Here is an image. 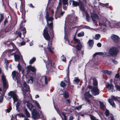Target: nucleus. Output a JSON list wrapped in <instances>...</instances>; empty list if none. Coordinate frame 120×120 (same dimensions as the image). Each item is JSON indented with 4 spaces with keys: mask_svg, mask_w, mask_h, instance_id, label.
Here are the masks:
<instances>
[{
    "mask_svg": "<svg viewBox=\"0 0 120 120\" xmlns=\"http://www.w3.org/2000/svg\"><path fill=\"white\" fill-rule=\"evenodd\" d=\"M99 25L103 26H109L112 28L113 27H118L120 26V22H117L116 21H113L110 23L107 19L105 18L102 21H99Z\"/></svg>",
    "mask_w": 120,
    "mask_h": 120,
    "instance_id": "obj_1",
    "label": "nucleus"
},
{
    "mask_svg": "<svg viewBox=\"0 0 120 120\" xmlns=\"http://www.w3.org/2000/svg\"><path fill=\"white\" fill-rule=\"evenodd\" d=\"M8 95L9 96H11L13 100L14 105H15V102L16 101H18L16 104V109L18 111L19 105L21 102L20 101H18V96L15 92L12 91H10V92L9 93Z\"/></svg>",
    "mask_w": 120,
    "mask_h": 120,
    "instance_id": "obj_2",
    "label": "nucleus"
},
{
    "mask_svg": "<svg viewBox=\"0 0 120 120\" xmlns=\"http://www.w3.org/2000/svg\"><path fill=\"white\" fill-rule=\"evenodd\" d=\"M49 13L48 12H47L46 17L47 23V24H48L49 27L51 31V35H53V30H52V28L53 27L52 21L53 19L52 17H49Z\"/></svg>",
    "mask_w": 120,
    "mask_h": 120,
    "instance_id": "obj_3",
    "label": "nucleus"
},
{
    "mask_svg": "<svg viewBox=\"0 0 120 120\" xmlns=\"http://www.w3.org/2000/svg\"><path fill=\"white\" fill-rule=\"evenodd\" d=\"M62 1V0H59L58 6L57 8L55 15V18L56 19L60 17L61 16H62L64 12L61 11Z\"/></svg>",
    "mask_w": 120,
    "mask_h": 120,
    "instance_id": "obj_4",
    "label": "nucleus"
},
{
    "mask_svg": "<svg viewBox=\"0 0 120 120\" xmlns=\"http://www.w3.org/2000/svg\"><path fill=\"white\" fill-rule=\"evenodd\" d=\"M119 52V50L117 48L112 47L110 48L108 52V54L110 55L116 56Z\"/></svg>",
    "mask_w": 120,
    "mask_h": 120,
    "instance_id": "obj_5",
    "label": "nucleus"
},
{
    "mask_svg": "<svg viewBox=\"0 0 120 120\" xmlns=\"http://www.w3.org/2000/svg\"><path fill=\"white\" fill-rule=\"evenodd\" d=\"M1 79L3 83L4 92V93L7 89L8 88V81H7L5 76L4 75L1 76Z\"/></svg>",
    "mask_w": 120,
    "mask_h": 120,
    "instance_id": "obj_6",
    "label": "nucleus"
},
{
    "mask_svg": "<svg viewBox=\"0 0 120 120\" xmlns=\"http://www.w3.org/2000/svg\"><path fill=\"white\" fill-rule=\"evenodd\" d=\"M86 4V0H84L83 2H80L79 4V7L80 10L82 11L83 15H84L85 13L86 12V10L85 9L84 5Z\"/></svg>",
    "mask_w": 120,
    "mask_h": 120,
    "instance_id": "obj_7",
    "label": "nucleus"
},
{
    "mask_svg": "<svg viewBox=\"0 0 120 120\" xmlns=\"http://www.w3.org/2000/svg\"><path fill=\"white\" fill-rule=\"evenodd\" d=\"M13 79L14 80H17L18 83H19L20 81V77L18 76V73L16 71H14L12 73Z\"/></svg>",
    "mask_w": 120,
    "mask_h": 120,
    "instance_id": "obj_8",
    "label": "nucleus"
},
{
    "mask_svg": "<svg viewBox=\"0 0 120 120\" xmlns=\"http://www.w3.org/2000/svg\"><path fill=\"white\" fill-rule=\"evenodd\" d=\"M23 85L24 88L23 87H22V90L23 91V94L24 96V98H25V99H26V92L29 91V86L27 85L26 82H24L23 84Z\"/></svg>",
    "mask_w": 120,
    "mask_h": 120,
    "instance_id": "obj_9",
    "label": "nucleus"
},
{
    "mask_svg": "<svg viewBox=\"0 0 120 120\" xmlns=\"http://www.w3.org/2000/svg\"><path fill=\"white\" fill-rule=\"evenodd\" d=\"M31 113L32 117L34 120H37L40 118L38 113L35 109H33Z\"/></svg>",
    "mask_w": 120,
    "mask_h": 120,
    "instance_id": "obj_10",
    "label": "nucleus"
},
{
    "mask_svg": "<svg viewBox=\"0 0 120 120\" xmlns=\"http://www.w3.org/2000/svg\"><path fill=\"white\" fill-rule=\"evenodd\" d=\"M91 17L93 22L96 23L97 22V20L99 19V17L97 14L94 12L91 14Z\"/></svg>",
    "mask_w": 120,
    "mask_h": 120,
    "instance_id": "obj_11",
    "label": "nucleus"
},
{
    "mask_svg": "<svg viewBox=\"0 0 120 120\" xmlns=\"http://www.w3.org/2000/svg\"><path fill=\"white\" fill-rule=\"evenodd\" d=\"M91 93L94 96L98 95L99 93V90L98 87H93L91 89Z\"/></svg>",
    "mask_w": 120,
    "mask_h": 120,
    "instance_id": "obj_12",
    "label": "nucleus"
},
{
    "mask_svg": "<svg viewBox=\"0 0 120 120\" xmlns=\"http://www.w3.org/2000/svg\"><path fill=\"white\" fill-rule=\"evenodd\" d=\"M43 35L44 37L46 40L48 41L50 40V37L49 35L47 27H45L44 30Z\"/></svg>",
    "mask_w": 120,
    "mask_h": 120,
    "instance_id": "obj_13",
    "label": "nucleus"
},
{
    "mask_svg": "<svg viewBox=\"0 0 120 120\" xmlns=\"http://www.w3.org/2000/svg\"><path fill=\"white\" fill-rule=\"evenodd\" d=\"M84 99L86 101L88 102L89 104L90 103V101L89 99H88V98H91L92 95L90 94L89 93V91L85 93L84 95Z\"/></svg>",
    "mask_w": 120,
    "mask_h": 120,
    "instance_id": "obj_14",
    "label": "nucleus"
},
{
    "mask_svg": "<svg viewBox=\"0 0 120 120\" xmlns=\"http://www.w3.org/2000/svg\"><path fill=\"white\" fill-rule=\"evenodd\" d=\"M97 55H100L103 56L104 57H106L109 56L108 55V53L106 52L103 53V52H96L93 55V58H95L96 56Z\"/></svg>",
    "mask_w": 120,
    "mask_h": 120,
    "instance_id": "obj_15",
    "label": "nucleus"
},
{
    "mask_svg": "<svg viewBox=\"0 0 120 120\" xmlns=\"http://www.w3.org/2000/svg\"><path fill=\"white\" fill-rule=\"evenodd\" d=\"M106 88L108 89L110 92H113L115 91L113 89L114 86L108 83L106 84Z\"/></svg>",
    "mask_w": 120,
    "mask_h": 120,
    "instance_id": "obj_16",
    "label": "nucleus"
},
{
    "mask_svg": "<svg viewBox=\"0 0 120 120\" xmlns=\"http://www.w3.org/2000/svg\"><path fill=\"white\" fill-rule=\"evenodd\" d=\"M111 38L113 41L116 43L118 42L120 40V38L118 36L114 34L112 35L111 36Z\"/></svg>",
    "mask_w": 120,
    "mask_h": 120,
    "instance_id": "obj_17",
    "label": "nucleus"
},
{
    "mask_svg": "<svg viewBox=\"0 0 120 120\" xmlns=\"http://www.w3.org/2000/svg\"><path fill=\"white\" fill-rule=\"evenodd\" d=\"M19 52L17 50L16 51L14 55L15 60L16 61H18L20 58V56L19 55Z\"/></svg>",
    "mask_w": 120,
    "mask_h": 120,
    "instance_id": "obj_18",
    "label": "nucleus"
},
{
    "mask_svg": "<svg viewBox=\"0 0 120 120\" xmlns=\"http://www.w3.org/2000/svg\"><path fill=\"white\" fill-rule=\"evenodd\" d=\"M27 68V73H29L30 71L34 72L35 71L36 69L34 67H32L30 65L28 66Z\"/></svg>",
    "mask_w": 120,
    "mask_h": 120,
    "instance_id": "obj_19",
    "label": "nucleus"
},
{
    "mask_svg": "<svg viewBox=\"0 0 120 120\" xmlns=\"http://www.w3.org/2000/svg\"><path fill=\"white\" fill-rule=\"evenodd\" d=\"M68 17L69 20V21L70 23H75L76 22V18H74V17L71 15H68Z\"/></svg>",
    "mask_w": 120,
    "mask_h": 120,
    "instance_id": "obj_20",
    "label": "nucleus"
},
{
    "mask_svg": "<svg viewBox=\"0 0 120 120\" xmlns=\"http://www.w3.org/2000/svg\"><path fill=\"white\" fill-rule=\"evenodd\" d=\"M56 110L59 114L60 116L61 117L62 119L63 118V116H64V120H66V116L64 112H62L59 109H56Z\"/></svg>",
    "mask_w": 120,
    "mask_h": 120,
    "instance_id": "obj_21",
    "label": "nucleus"
},
{
    "mask_svg": "<svg viewBox=\"0 0 120 120\" xmlns=\"http://www.w3.org/2000/svg\"><path fill=\"white\" fill-rule=\"evenodd\" d=\"M60 94H63L64 97L65 98H68V93L66 91L63 92L62 90H60Z\"/></svg>",
    "mask_w": 120,
    "mask_h": 120,
    "instance_id": "obj_22",
    "label": "nucleus"
},
{
    "mask_svg": "<svg viewBox=\"0 0 120 120\" xmlns=\"http://www.w3.org/2000/svg\"><path fill=\"white\" fill-rule=\"evenodd\" d=\"M27 107L29 108V109L31 111H32L33 109V105L31 104L30 103H27Z\"/></svg>",
    "mask_w": 120,
    "mask_h": 120,
    "instance_id": "obj_23",
    "label": "nucleus"
},
{
    "mask_svg": "<svg viewBox=\"0 0 120 120\" xmlns=\"http://www.w3.org/2000/svg\"><path fill=\"white\" fill-rule=\"evenodd\" d=\"M17 67L18 69L19 70V72L21 71L23 75L24 71V69L22 68L21 66L19 63L18 64Z\"/></svg>",
    "mask_w": 120,
    "mask_h": 120,
    "instance_id": "obj_24",
    "label": "nucleus"
},
{
    "mask_svg": "<svg viewBox=\"0 0 120 120\" xmlns=\"http://www.w3.org/2000/svg\"><path fill=\"white\" fill-rule=\"evenodd\" d=\"M100 107L103 110H105L106 109L105 106L101 102H99Z\"/></svg>",
    "mask_w": 120,
    "mask_h": 120,
    "instance_id": "obj_25",
    "label": "nucleus"
},
{
    "mask_svg": "<svg viewBox=\"0 0 120 120\" xmlns=\"http://www.w3.org/2000/svg\"><path fill=\"white\" fill-rule=\"evenodd\" d=\"M108 101L110 104L114 108H115L116 105L113 100L112 99H109L108 100Z\"/></svg>",
    "mask_w": 120,
    "mask_h": 120,
    "instance_id": "obj_26",
    "label": "nucleus"
},
{
    "mask_svg": "<svg viewBox=\"0 0 120 120\" xmlns=\"http://www.w3.org/2000/svg\"><path fill=\"white\" fill-rule=\"evenodd\" d=\"M93 87H98V82L96 79H93Z\"/></svg>",
    "mask_w": 120,
    "mask_h": 120,
    "instance_id": "obj_27",
    "label": "nucleus"
},
{
    "mask_svg": "<svg viewBox=\"0 0 120 120\" xmlns=\"http://www.w3.org/2000/svg\"><path fill=\"white\" fill-rule=\"evenodd\" d=\"M75 47L77 50H79L81 49L82 46L81 44L79 43L77 44Z\"/></svg>",
    "mask_w": 120,
    "mask_h": 120,
    "instance_id": "obj_28",
    "label": "nucleus"
},
{
    "mask_svg": "<svg viewBox=\"0 0 120 120\" xmlns=\"http://www.w3.org/2000/svg\"><path fill=\"white\" fill-rule=\"evenodd\" d=\"M80 2H81L79 1V2L78 3L77 2L75 1L74 0H73L72 5L74 7H76L78 5L79 6V4L80 3Z\"/></svg>",
    "mask_w": 120,
    "mask_h": 120,
    "instance_id": "obj_29",
    "label": "nucleus"
},
{
    "mask_svg": "<svg viewBox=\"0 0 120 120\" xmlns=\"http://www.w3.org/2000/svg\"><path fill=\"white\" fill-rule=\"evenodd\" d=\"M24 111L25 112L26 116L28 117H30V114L27 110V109L26 108L24 109Z\"/></svg>",
    "mask_w": 120,
    "mask_h": 120,
    "instance_id": "obj_30",
    "label": "nucleus"
},
{
    "mask_svg": "<svg viewBox=\"0 0 120 120\" xmlns=\"http://www.w3.org/2000/svg\"><path fill=\"white\" fill-rule=\"evenodd\" d=\"M33 103L37 106L38 108H39L40 109H41V106H40L39 103L37 101L33 100Z\"/></svg>",
    "mask_w": 120,
    "mask_h": 120,
    "instance_id": "obj_31",
    "label": "nucleus"
},
{
    "mask_svg": "<svg viewBox=\"0 0 120 120\" xmlns=\"http://www.w3.org/2000/svg\"><path fill=\"white\" fill-rule=\"evenodd\" d=\"M79 81V79L78 78L75 77L74 79L73 83L74 84H77Z\"/></svg>",
    "mask_w": 120,
    "mask_h": 120,
    "instance_id": "obj_32",
    "label": "nucleus"
},
{
    "mask_svg": "<svg viewBox=\"0 0 120 120\" xmlns=\"http://www.w3.org/2000/svg\"><path fill=\"white\" fill-rule=\"evenodd\" d=\"M28 83H30L31 84H32L33 82V78L32 77L30 76V77L29 79H28V81H27Z\"/></svg>",
    "mask_w": 120,
    "mask_h": 120,
    "instance_id": "obj_33",
    "label": "nucleus"
},
{
    "mask_svg": "<svg viewBox=\"0 0 120 120\" xmlns=\"http://www.w3.org/2000/svg\"><path fill=\"white\" fill-rule=\"evenodd\" d=\"M94 44V42L93 40H90L88 41L89 46L90 47H93Z\"/></svg>",
    "mask_w": 120,
    "mask_h": 120,
    "instance_id": "obj_34",
    "label": "nucleus"
},
{
    "mask_svg": "<svg viewBox=\"0 0 120 120\" xmlns=\"http://www.w3.org/2000/svg\"><path fill=\"white\" fill-rule=\"evenodd\" d=\"M42 78L44 79L45 84L46 85H47L48 84V81L49 80H48L46 76H42Z\"/></svg>",
    "mask_w": 120,
    "mask_h": 120,
    "instance_id": "obj_35",
    "label": "nucleus"
},
{
    "mask_svg": "<svg viewBox=\"0 0 120 120\" xmlns=\"http://www.w3.org/2000/svg\"><path fill=\"white\" fill-rule=\"evenodd\" d=\"M102 72L107 74L109 75H111L112 74V72L107 70H105L102 71Z\"/></svg>",
    "mask_w": 120,
    "mask_h": 120,
    "instance_id": "obj_36",
    "label": "nucleus"
},
{
    "mask_svg": "<svg viewBox=\"0 0 120 120\" xmlns=\"http://www.w3.org/2000/svg\"><path fill=\"white\" fill-rule=\"evenodd\" d=\"M85 14H86V21L88 22H89L90 21V18L89 14L87 12H86V13H85Z\"/></svg>",
    "mask_w": 120,
    "mask_h": 120,
    "instance_id": "obj_37",
    "label": "nucleus"
},
{
    "mask_svg": "<svg viewBox=\"0 0 120 120\" xmlns=\"http://www.w3.org/2000/svg\"><path fill=\"white\" fill-rule=\"evenodd\" d=\"M78 59V57L77 56H74L72 57V59H71L72 62L73 63H74L76 60Z\"/></svg>",
    "mask_w": 120,
    "mask_h": 120,
    "instance_id": "obj_38",
    "label": "nucleus"
},
{
    "mask_svg": "<svg viewBox=\"0 0 120 120\" xmlns=\"http://www.w3.org/2000/svg\"><path fill=\"white\" fill-rule=\"evenodd\" d=\"M13 50H9L8 52V54L9 56L13 55L14 53H15V52H13Z\"/></svg>",
    "mask_w": 120,
    "mask_h": 120,
    "instance_id": "obj_39",
    "label": "nucleus"
},
{
    "mask_svg": "<svg viewBox=\"0 0 120 120\" xmlns=\"http://www.w3.org/2000/svg\"><path fill=\"white\" fill-rule=\"evenodd\" d=\"M84 35V33L83 31H82L80 33H78L77 34L78 37H82Z\"/></svg>",
    "mask_w": 120,
    "mask_h": 120,
    "instance_id": "obj_40",
    "label": "nucleus"
},
{
    "mask_svg": "<svg viewBox=\"0 0 120 120\" xmlns=\"http://www.w3.org/2000/svg\"><path fill=\"white\" fill-rule=\"evenodd\" d=\"M49 58L48 57L47 58L48 60V63L47 62H45V64L46 65V67H47V65H48L49 64H50L51 65H52V62L51 61H50L49 60ZM44 61H45L44 60Z\"/></svg>",
    "mask_w": 120,
    "mask_h": 120,
    "instance_id": "obj_41",
    "label": "nucleus"
},
{
    "mask_svg": "<svg viewBox=\"0 0 120 120\" xmlns=\"http://www.w3.org/2000/svg\"><path fill=\"white\" fill-rule=\"evenodd\" d=\"M0 23L2 21L4 18V15L3 14H0Z\"/></svg>",
    "mask_w": 120,
    "mask_h": 120,
    "instance_id": "obj_42",
    "label": "nucleus"
},
{
    "mask_svg": "<svg viewBox=\"0 0 120 120\" xmlns=\"http://www.w3.org/2000/svg\"><path fill=\"white\" fill-rule=\"evenodd\" d=\"M100 35L99 34H97L95 35L94 37L95 39L97 40L99 39V38H100Z\"/></svg>",
    "mask_w": 120,
    "mask_h": 120,
    "instance_id": "obj_43",
    "label": "nucleus"
},
{
    "mask_svg": "<svg viewBox=\"0 0 120 120\" xmlns=\"http://www.w3.org/2000/svg\"><path fill=\"white\" fill-rule=\"evenodd\" d=\"M36 60V58L35 57H33L30 61L29 63L31 64L33 63Z\"/></svg>",
    "mask_w": 120,
    "mask_h": 120,
    "instance_id": "obj_44",
    "label": "nucleus"
},
{
    "mask_svg": "<svg viewBox=\"0 0 120 120\" xmlns=\"http://www.w3.org/2000/svg\"><path fill=\"white\" fill-rule=\"evenodd\" d=\"M71 101L69 99H67L65 101L66 104L68 105H69L71 103Z\"/></svg>",
    "mask_w": 120,
    "mask_h": 120,
    "instance_id": "obj_45",
    "label": "nucleus"
},
{
    "mask_svg": "<svg viewBox=\"0 0 120 120\" xmlns=\"http://www.w3.org/2000/svg\"><path fill=\"white\" fill-rule=\"evenodd\" d=\"M16 115L18 116L19 117H25L24 115L22 113H20L19 114H17Z\"/></svg>",
    "mask_w": 120,
    "mask_h": 120,
    "instance_id": "obj_46",
    "label": "nucleus"
},
{
    "mask_svg": "<svg viewBox=\"0 0 120 120\" xmlns=\"http://www.w3.org/2000/svg\"><path fill=\"white\" fill-rule=\"evenodd\" d=\"M63 5H67L68 4V0H63Z\"/></svg>",
    "mask_w": 120,
    "mask_h": 120,
    "instance_id": "obj_47",
    "label": "nucleus"
},
{
    "mask_svg": "<svg viewBox=\"0 0 120 120\" xmlns=\"http://www.w3.org/2000/svg\"><path fill=\"white\" fill-rule=\"evenodd\" d=\"M61 57V58L62 59V60L64 62H66V57L64 56L63 55H62Z\"/></svg>",
    "mask_w": 120,
    "mask_h": 120,
    "instance_id": "obj_48",
    "label": "nucleus"
},
{
    "mask_svg": "<svg viewBox=\"0 0 120 120\" xmlns=\"http://www.w3.org/2000/svg\"><path fill=\"white\" fill-rule=\"evenodd\" d=\"M6 44H7L8 46L9 45L10 46H11V47H13V46L14 45V44L12 42L11 43H7V44L6 43Z\"/></svg>",
    "mask_w": 120,
    "mask_h": 120,
    "instance_id": "obj_49",
    "label": "nucleus"
},
{
    "mask_svg": "<svg viewBox=\"0 0 120 120\" xmlns=\"http://www.w3.org/2000/svg\"><path fill=\"white\" fill-rule=\"evenodd\" d=\"M51 46L47 48V49L49 51L52 53H54L53 52L51 49Z\"/></svg>",
    "mask_w": 120,
    "mask_h": 120,
    "instance_id": "obj_50",
    "label": "nucleus"
},
{
    "mask_svg": "<svg viewBox=\"0 0 120 120\" xmlns=\"http://www.w3.org/2000/svg\"><path fill=\"white\" fill-rule=\"evenodd\" d=\"M61 86L64 87L65 86V83L63 82H62L60 84Z\"/></svg>",
    "mask_w": 120,
    "mask_h": 120,
    "instance_id": "obj_51",
    "label": "nucleus"
},
{
    "mask_svg": "<svg viewBox=\"0 0 120 120\" xmlns=\"http://www.w3.org/2000/svg\"><path fill=\"white\" fill-rule=\"evenodd\" d=\"M112 98L114 100L117 101V102L118 103V97H115L114 96H112Z\"/></svg>",
    "mask_w": 120,
    "mask_h": 120,
    "instance_id": "obj_52",
    "label": "nucleus"
},
{
    "mask_svg": "<svg viewBox=\"0 0 120 120\" xmlns=\"http://www.w3.org/2000/svg\"><path fill=\"white\" fill-rule=\"evenodd\" d=\"M11 109V106H10L7 109V112L9 113L10 112V111Z\"/></svg>",
    "mask_w": 120,
    "mask_h": 120,
    "instance_id": "obj_53",
    "label": "nucleus"
},
{
    "mask_svg": "<svg viewBox=\"0 0 120 120\" xmlns=\"http://www.w3.org/2000/svg\"><path fill=\"white\" fill-rule=\"evenodd\" d=\"M74 41L77 43H80V41L78 39L76 38H75L74 39Z\"/></svg>",
    "mask_w": 120,
    "mask_h": 120,
    "instance_id": "obj_54",
    "label": "nucleus"
},
{
    "mask_svg": "<svg viewBox=\"0 0 120 120\" xmlns=\"http://www.w3.org/2000/svg\"><path fill=\"white\" fill-rule=\"evenodd\" d=\"M109 112L107 110H106L105 112V114L106 116H109Z\"/></svg>",
    "mask_w": 120,
    "mask_h": 120,
    "instance_id": "obj_55",
    "label": "nucleus"
},
{
    "mask_svg": "<svg viewBox=\"0 0 120 120\" xmlns=\"http://www.w3.org/2000/svg\"><path fill=\"white\" fill-rule=\"evenodd\" d=\"M82 106V105H81L77 107H75V109L77 110H79L81 108Z\"/></svg>",
    "mask_w": 120,
    "mask_h": 120,
    "instance_id": "obj_56",
    "label": "nucleus"
},
{
    "mask_svg": "<svg viewBox=\"0 0 120 120\" xmlns=\"http://www.w3.org/2000/svg\"><path fill=\"white\" fill-rule=\"evenodd\" d=\"M20 44L21 46L25 45V42L24 41H22L20 43Z\"/></svg>",
    "mask_w": 120,
    "mask_h": 120,
    "instance_id": "obj_57",
    "label": "nucleus"
},
{
    "mask_svg": "<svg viewBox=\"0 0 120 120\" xmlns=\"http://www.w3.org/2000/svg\"><path fill=\"white\" fill-rule=\"evenodd\" d=\"M3 97L2 96L0 97V103L2 102L3 101Z\"/></svg>",
    "mask_w": 120,
    "mask_h": 120,
    "instance_id": "obj_58",
    "label": "nucleus"
},
{
    "mask_svg": "<svg viewBox=\"0 0 120 120\" xmlns=\"http://www.w3.org/2000/svg\"><path fill=\"white\" fill-rule=\"evenodd\" d=\"M17 33L18 34V36L20 38L21 37V33L20 32H18Z\"/></svg>",
    "mask_w": 120,
    "mask_h": 120,
    "instance_id": "obj_59",
    "label": "nucleus"
},
{
    "mask_svg": "<svg viewBox=\"0 0 120 120\" xmlns=\"http://www.w3.org/2000/svg\"><path fill=\"white\" fill-rule=\"evenodd\" d=\"M98 4L99 5L103 7H104V4L103 3H102L100 2H98Z\"/></svg>",
    "mask_w": 120,
    "mask_h": 120,
    "instance_id": "obj_60",
    "label": "nucleus"
},
{
    "mask_svg": "<svg viewBox=\"0 0 120 120\" xmlns=\"http://www.w3.org/2000/svg\"><path fill=\"white\" fill-rule=\"evenodd\" d=\"M116 86L117 89L120 91V86L116 85Z\"/></svg>",
    "mask_w": 120,
    "mask_h": 120,
    "instance_id": "obj_61",
    "label": "nucleus"
},
{
    "mask_svg": "<svg viewBox=\"0 0 120 120\" xmlns=\"http://www.w3.org/2000/svg\"><path fill=\"white\" fill-rule=\"evenodd\" d=\"M120 77V75L118 73L115 76V77L116 78H118Z\"/></svg>",
    "mask_w": 120,
    "mask_h": 120,
    "instance_id": "obj_62",
    "label": "nucleus"
},
{
    "mask_svg": "<svg viewBox=\"0 0 120 120\" xmlns=\"http://www.w3.org/2000/svg\"><path fill=\"white\" fill-rule=\"evenodd\" d=\"M69 118V120H73L74 119L73 116H70Z\"/></svg>",
    "mask_w": 120,
    "mask_h": 120,
    "instance_id": "obj_63",
    "label": "nucleus"
},
{
    "mask_svg": "<svg viewBox=\"0 0 120 120\" xmlns=\"http://www.w3.org/2000/svg\"><path fill=\"white\" fill-rule=\"evenodd\" d=\"M90 116L91 119L92 120H95V118L93 116Z\"/></svg>",
    "mask_w": 120,
    "mask_h": 120,
    "instance_id": "obj_64",
    "label": "nucleus"
}]
</instances>
